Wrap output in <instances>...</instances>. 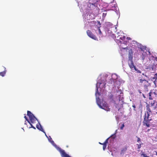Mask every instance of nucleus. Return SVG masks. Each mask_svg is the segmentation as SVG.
Masks as SVG:
<instances>
[{"instance_id":"obj_1","label":"nucleus","mask_w":157,"mask_h":157,"mask_svg":"<svg viewBox=\"0 0 157 157\" xmlns=\"http://www.w3.org/2000/svg\"><path fill=\"white\" fill-rule=\"evenodd\" d=\"M100 99L99 98H96V100L97 104L99 107L102 109L105 110L107 111H110V109L109 108L108 105L105 102L102 104V105H101V102L99 101Z\"/></svg>"},{"instance_id":"obj_2","label":"nucleus","mask_w":157,"mask_h":157,"mask_svg":"<svg viewBox=\"0 0 157 157\" xmlns=\"http://www.w3.org/2000/svg\"><path fill=\"white\" fill-rule=\"evenodd\" d=\"M27 115L29 117L30 123L33 124L36 123V121H38L37 119L35 117L34 115L30 111H27Z\"/></svg>"},{"instance_id":"obj_3","label":"nucleus","mask_w":157,"mask_h":157,"mask_svg":"<svg viewBox=\"0 0 157 157\" xmlns=\"http://www.w3.org/2000/svg\"><path fill=\"white\" fill-rule=\"evenodd\" d=\"M55 146L57 150L60 153L62 157H71L65 152L64 150L60 148L59 147L57 146L56 145H55Z\"/></svg>"},{"instance_id":"obj_4","label":"nucleus","mask_w":157,"mask_h":157,"mask_svg":"<svg viewBox=\"0 0 157 157\" xmlns=\"http://www.w3.org/2000/svg\"><path fill=\"white\" fill-rule=\"evenodd\" d=\"M149 69L155 71L157 67V58H156L153 61L152 64L151 65Z\"/></svg>"},{"instance_id":"obj_5","label":"nucleus","mask_w":157,"mask_h":157,"mask_svg":"<svg viewBox=\"0 0 157 157\" xmlns=\"http://www.w3.org/2000/svg\"><path fill=\"white\" fill-rule=\"evenodd\" d=\"M152 119H146L144 118V120L143 122V124L144 125H146L147 127H149L150 126V122L151 121Z\"/></svg>"},{"instance_id":"obj_6","label":"nucleus","mask_w":157,"mask_h":157,"mask_svg":"<svg viewBox=\"0 0 157 157\" xmlns=\"http://www.w3.org/2000/svg\"><path fill=\"white\" fill-rule=\"evenodd\" d=\"M86 33L87 35L90 38L95 40H97V37L94 35L90 30H87L86 31Z\"/></svg>"},{"instance_id":"obj_7","label":"nucleus","mask_w":157,"mask_h":157,"mask_svg":"<svg viewBox=\"0 0 157 157\" xmlns=\"http://www.w3.org/2000/svg\"><path fill=\"white\" fill-rule=\"evenodd\" d=\"M115 37H117L116 40H121L122 41H124L126 38L125 36L120 34V33H117Z\"/></svg>"},{"instance_id":"obj_8","label":"nucleus","mask_w":157,"mask_h":157,"mask_svg":"<svg viewBox=\"0 0 157 157\" xmlns=\"http://www.w3.org/2000/svg\"><path fill=\"white\" fill-rule=\"evenodd\" d=\"M128 65L131 70L134 69L136 67L134 65L133 60H128Z\"/></svg>"},{"instance_id":"obj_9","label":"nucleus","mask_w":157,"mask_h":157,"mask_svg":"<svg viewBox=\"0 0 157 157\" xmlns=\"http://www.w3.org/2000/svg\"><path fill=\"white\" fill-rule=\"evenodd\" d=\"M128 60H132L133 59V52L132 49L129 50L128 52Z\"/></svg>"},{"instance_id":"obj_10","label":"nucleus","mask_w":157,"mask_h":157,"mask_svg":"<svg viewBox=\"0 0 157 157\" xmlns=\"http://www.w3.org/2000/svg\"><path fill=\"white\" fill-rule=\"evenodd\" d=\"M102 84V83L101 82H97L96 84V93H95V95L97 96V94H98L99 95H100V93L98 92V87L100 86V85Z\"/></svg>"},{"instance_id":"obj_11","label":"nucleus","mask_w":157,"mask_h":157,"mask_svg":"<svg viewBox=\"0 0 157 157\" xmlns=\"http://www.w3.org/2000/svg\"><path fill=\"white\" fill-rule=\"evenodd\" d=\"M154 103H153V104H151V105L150 106V105H149L148 104H147L146 105V112L149 113H151V111L150 109V107H152L153 106V105Z\"/></svg>"},{"instance_id":"obj_12","label":"nucleus","mask_w":157,"mask_h":157,"mask_svg":"<svg viewBox=\"0 0 157 157\" xmlns=\"http://www.w3.org/2000/svg\"><path fill=\"white\" fill-rule=\"evenodd\" d=\"M139 82L141 83V85H145L148 82V81L145 79H140L139 80Z\"/></svg>"},{"instance_id":"obj_13","label":"nucleus","mask_w":157,"mask_h":157,"mask_svg":"<svg viewBox=\"0 0 157 157\" xmlns=\"http://www.w3.org/2000/svg\"><path fill=\"white\" fill-rule=\"evenodd\" d=\"M39 124H37L36 125V128L40 131L43 132L44 133H45V132L44 131L43 129L42 128L41 125L40 124V123H39Z\"/></svg>"},{"instance_id":"obj_14","label":"nucleus","mask_w":157,"mask_h":157,"mask_svg":"<svg viewBox=\"0 0 157 157\" xmlns=\"http://www.w3.org/2000/svg\"><path fill=\"white\" fill-rule=\"evenodd\" d=\"M109 7L112 10H115L117 7V5L116 4H111L109 5Z\"/></svg>"},{"instance_id":"obj_15","label":"nucleus","mask_w":157,"mask_h":157,"mask_svg":"<svg viewBox=\"0 0 157 157\" xmlns=\"http://www.w3.org/2000/svg\"><path fill=\"white\" fill-rule=\"evenodd\" d=\"M127 149V147H125L123 148L121 150V154L122 155H123L126 151Z\"/></svg>"},{"instance_id":"obj_16","label":"nucleus","mask_w":157,"mask_h":157,"mask_svg":"<svg viewBox=\"0 0 157 157\" xmlns=\"http://www.w3.org/2000/svg\"><path fill=\"white\" fill-rule=\"evenodd\" d=\"M96 23H97L98 24L99 26H100V25H101V24L100 23L99 21H95V24H96ZM100 26L99 27H98V32H99V34H100V35H101V34H102V32H101V31L100 29Z\"/></svg>"},{"instance_id":"obj_17","label":"nucleus","mask_w":157,"mask_h":157,"mask_svg":"<svg viewBox=\"0 0 157 157\" xmlns=\"http://www.w3.org/2000/svg\"><path fill=\"white\" fill-rule=\"evenodd\" d=\"M3 68H4V71H3L0 72V75L2 77H3L5 75L6 72V68L5 67H4Z\"/></svg>"},{"instance_id":"obj_18","label":"nucleus","mask_w":157,"mask_h":157,"mask_svg":"<svg viewBox=\"0 0 157 157\" xmlns=\"http://www.w3.org/2000/svg\"><path fill=\"white\" fill-rule=\"evenodd\" d=\"M151 113H147L146 112L145 113V117L144 118L146 119H149V116L150 114H151Z\"/></svg>"},{"instance_id":"obj_19","label":"nucleus","mask_w":157,"mask_h":157,"mask_svg":"<svg viewBox=\"0 0 157 157\" xmlns=\"http://www.w3.org/2000/svg\"><path fill=\"white\" fill-rule=\"evenodd\" d=\"M45 135L46 136L48 137V140L50 142H51L52 144L54 143V142L52 140V139L51 138V136H49L48 137V136H47L46 133H45Z\"/></svg>"},{"instance_id":"obj_20","label":"nucleus","mask_w":157,"mask_h":157,"mask_svg":"<svg viewBox=\"0 0 157 157\" xmlns=\"http://www.w3.org/2000/svg\"><path fill=\"white\" fill-rule=\"evenodd\" d=\"M146 47L145 46H140V48L141 49V50L143 52H144V50H146Z\"/></svg>"},{"instance_id":"obj_21","label":"nucleus","mask_w":157,"mask_h":157,"mask_svg":"<svg viewBox=\"0 0 157 157\" xmlns=\"http://www.w3.org/2000/svg\"><path fill=\"white\" fill-rule=\"evenodd\" d=\"M146 55V52H144L142 56V59L143 60H144L145 59V57Z\"/></svg>"},{"instance_id":"obj_22","label":"nucleus","mask_w":157,"mask_h":157,"mask_svg":"<svg viewBox=\"0 0 157 157\" xmlns=\"http://www.w3.org/2000/svg\"><path fill=\"white\" fill-rule=\"evenodd\" d=\"M143 145V143L141 142L139 144H137L136 145L137 146V148L138 149H140L141 147V145Z\"/></svg>"},{"instance_id":"obj_23","label":"nucleus","mask_w":157,"mask_h":157,"mask_svg":"<svg viewBox=\"0 0 157 157\" xmlns=\"http://www.w3.org/2000/svg\"><path fill=\"white\" fill-rule=\"evenodd\" d=\"M117 130H116L115 131V133L111 135V137H113V139L115 138L116 137V134L117 133Z\"/></svg>"},{"instance_id":"obj_24","label":"nucleus","mask_w":157,"mask_h":157,"mask_svg":"<svg viewBox=\"0 0 157 157\" xmlns=\"http://www.w3.org/2000/svg\"><path fill=\"white\" fill-rule=\"evenodd\" d=\"M152 93L151 92H150L149 93V99L150 100H152L153 98L151 96V95L152 94Z\"/></svg>"},{"instance_id":"obj_25","label":"nucleus","mask_w":157,"mask_h":157,"mask_svg":"<svg viewBox=\"0 0 157 157\" xmlns=\"http://www.w3.org/2000/svg\"><path fill=\"white\" fill-rule=\"evenodd\" d=\"M134 70L136 71L137 72V73H141V71L139 70H138L136 68H136H135V69H134Z\"/></svg>"},{"instance_id":"obj_26","label":"nucleus","mask_w":157,"mask_h":157,"mask_svg":"<svg viewBox=\"0 0 157 157\" xmlns=\"http://www.w3.org/2000/svg\"><path fill=\"white\" fill-rule=\"evenodd\" d=\"M103 150H105V148H106L107 146V144H104L103 143Z\"/></svg>"},{"instance_id":"obj_27","label":"nucleus","mask_w":157,"mask_h":157,"mask_svg":"<svg viewBox=\"0 0 157 157\" xmlns=\"http://www.w3.org/2000/svg\"><path fill=\"white\" fill-rule=\"evenodd\" d=\"M109 138L106 140L103 143L106 144H107L108 143V140Z\"/></svg>"},{"instance_id":"obj_28","label":"nucleus","mask_w":157,"mask_h":157,"mask_svg":"<svg viewBox=\"0 0 157 157\" xmlns=\"http://www.w3.org/2000/svg\"><path fill=\"white\" fill-rule=\"evenodd\" d=\"M24 118L25 119L26 121H27L29 123H30V121L28 120L27 117L25 116Z\"/></svg>"},{"instance_id":"obj_29","label":"nucleus","mask_w":157,"mask_h":157,"mask_svg":"<svg viewBox=\"0 0 157 157\" xmlns=\"http://www.w3.org/2000/svg\"><path fill=\"white\" fill-rule=\"evenodd\" d=\"M119 42L121 43V44H122V42L121 41V40H120L119 41ZM123 44H127V41H124L123 43H122Z\"/></svg>"},{"instance_id":"obj_30","label":"nucleus","mask_w":157,"mask_h":157,"mask_svg":"<svg viewBox=\"0 0 157 157\" xmlns=\"http://www.w3.org/2000/svg\"><path fill=\"white\" fill-rule=\"evenodd\" d=\"M136 137L137 138V142L138 143H139L140 142L141 140L137 136H136Z\"/></svg>"},{"instance_id":"obj_31","label":"nucleus","mask_w":157,"mask_h":157,"mask_svg":"<svg viewBox=\"0 0 157 157\" xmlns=\"http://www.w3.org/2000/svg\"><path fill=\"white\" fill-rule=\"evenodd\" d=\"M124 123H123L121 125V126L120 127V129L121 130H122L124 128Z\"/></svg>"},{"instance_id":"obj_32","label":"nucleus","mask_w":157,"mask_h":157,"mask_svg":"<svg viewBox=\"0 0 157 157\" xmlns=\"http://www.w3.org/2000/svg\"><path fill=\"white\" fill-rule=\"evenodd\" d=\"M142 156L143 155L144 157H149L147 156V155L144 154H142L141 155Z\"/></svg>"},{"instance_id":"obj_33","label":"nucleus","mask_w":157,"mask_h":157,"mask_svg":"<svg viewBox=\"0 0 157 157\" xmlns=\"http://www.w3.org/2000/svg\"><path fill=\"white\" fill-rule=\"evenodd\" d=\"M29 124H30V125H31V128H34V129H36V128H35V127H34V126L30 122V123H29Z\"/></svg>"},{"instance_id":"obj_34","label":"nucleus","mask_w":157,"mask_h":157,"mask_svg":"<svg viewBox=\"0 0 157 157\" xmlns=\"http://www.w3.org/2000/svg\"><path fill=\"white\" fill-rule=\"evenodd\" d=\"M132 107L134 108V110H135L136 106L135 105H133L132 106Z\"/></svg>"},{"instance_id":"obj_35","label":"nucleus","mask_w":157,"mask_h":157,"mask_svg":"<svg viewBox=\"0 0 157 157\" xmlns=\"http://www.w3.org/2000/svg\"><path fill=\"white\" fill-rule=\"evenodd\" d=\"M128 40H131V38L129 37H127L126 38Z\"/></svg>"},{"instance_id":"obj_36","label":"nucleus","mask_w":157,"mask_h":157,"mask_svg":"<svg viewBox=\"0 0 157 157\" xmlns=\"http://www.w3.org/2000/svg\"><path fill=\"white\" fill-rule=\"evenodd\" d=\"M106 13H103V16H104V17H105V16H106Z\"/></svg>"},{"instance_id":"obj_37","label":"nucleus","mask_w":157,"mask_h":157,"mask_svg":"<svg viewBox=\"0 0 157 157\" xmlns=\"http://www.w3.org/2000/svg\"><path fill=\"white\" fill-rule=\"evenodd\" d=\"M142 75H144V76H146V77L147 76H146V74H144V73H142Z\"/></svg>"},{"instance_id":"obj_38","label":"nucleus","mask_w":157,"mask_h":157,"mask_svg":"<svg viewBox=\"0 0 157 157\" xmlns=\"http://www.w3.org/2000/svg\"><path fill=\"white\" fill-rule=\"evenodd\" d=\"M123 48L124 49H128V47H127L126 48Z\"/></svg>"},{"instance_id":"obj_39","label":"nucleus","mask_w":157,"mask_h":157,"mask_svg":"<svg viewBox=\"0 0 157 157\" xmlns=\"http://www.w3.org/2000/svg\"><path fill=\"white\" fill-rule=\"evenodd\" d=\"M138 92H139L140 94H141V92L140 91V90H138Z\"/></svg>"},{"instance_id":"obj_40","label":"nucleus","mask_w":157,"mask_h":157,"mask_svg":"<svg viewBox=\"0 0 157 157\" xmlns=\"http://www.w3.org/2000/svg\"><path fill=\"white\" fill-rule=\"evenodd\" d=\"M105 84H106V83H103L104 87V88H105Z\"/></svg>"},{"instance_id":"obj_41","label":"nucleus","mask_w":157,"mask_h":157,"mask_svg":"<svg viewBox=\"0 0 157 157\" xmlns=\"http://www.w3.org/2000/svg\"><path fill=\"white\" fill-rule=\"evenodd\" d=\"M99 143L100 144H101V145H103V144L100 143V142H99Z\"/></svg>"},{"instance_id":"obj_42","label":"nucleus","mask_w":157,"mask_h":157,"mask_svg":"<svg viewBox=\"0 0 157 157\" xmlns=\"http://www.w3.org/2000/svg\"><path fill=\"white\" fill-rule=\"evenodd\" d=\"M156 155H157V151L156 152Z\"/></svg>"},{"instance_id":"obj_43","label":"nucleus","mask_w":157,"mask_h":157,"mask_svg":"<svg viewBox=\"0 0 157 157\" xmlns=\"http://www.w3.org/2000/svg\"><path fill=\"white\" fill-rule=\"evenodd\" d=\"M143 96H144V97L145 98V97L144 96V94H143Z\"/></svg>"}]
</instances>
